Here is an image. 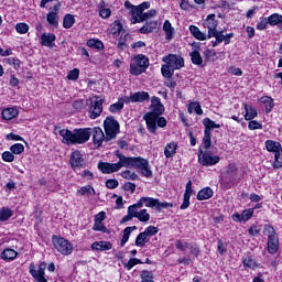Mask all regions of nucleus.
I'll return each instance as SVG.
<instances>
[{"mask_svg": "<svg viewBox=\"0 0 282 282\" xmlns=\"http://www.w3.org/2000/svg\"><path fill=\"white\" fill-rule=\"evenodd\" d=\"M116 156L119 160L117 163L99 162L98 163L99 171H101V173H105V174H111V173H118L120 169H123L124 165L122 164V153H120V151H117Z\"/></svg>", "mask_w": 282, "mask_h": 282, "instance_id": "obj_5", "label": "nucleus"}, {"mask_svg": "<svg viewBox=\"0 0 282 282\" xmlns=\"http://www.w3.org/2000/svg\"><path fill=\"white\" fill-rule=\"evenodd\" d=\"M10 217H12L11 209L2 207L0 209V221H8Z\"/></svg>", "mask_w": 282, "mask_h": 282, "instance_id": "obj_50", "label": "nucleus"}, {"mask_svg": "<svg viewBox=\"0 0 282 282\" xmlns=\"http://www.w3.org/2000/svg\"><path fill=\"white\" fill-rule=\"evenodd\" d=\"M148 241H149V238L145 236L144 231L140 232L137 236L135 246H138L139 248H144V246H147Z\"/></svg>", "mask_w": 282, "mask_h": 282, "instance_id": "obj_46", "label": "nucleus"}, {"mask_svg": "<svg viewBox=\"0 0 282 282\" xmlns=\"http://www.w3.org/2000/svg\"><path fill=\"white\" fill-rule=\"evenodd\" d=\"M151 8V2H142L137 7H132V17L131 19H138L144 14V10H149Z\"/></svg>", "mask_w": 282, "mask_h": 282, "instance_id": "obj_22", "label": "nucleus"}, {"mask_svg": "<svg viewBox=\"0 0 282 282\" xmlns=\"http://www.w3.org/2000/svg\"><path fill=\"white\" fill-rule=\"evenodd\" d=\"M269 21V25H279V23H282V15L279 13H273L269 18H267Z\"/></svg>", "mask_w": 282, "mask_h": 282, "instance_id": "obj_47", "label": "nucleus"}, {"mask_svg": "<svg viewBox=\"0 0 282 282\" xmlns=\"http://www.w3.org/2000/svg\"><path fill=\"white\" fill-rule=\"evenodd\" d=\"M137 219H139V221H142L143 224H147V221L151 219V215L149 214V212H147V209H142L137 215Z\"/></svg>", "mask_w": 282, "mask_h": 282, "instance_id": "obj_54", "label": "nucleus"}, {"mask_svg": "<svg viewBox=\"0 0 282 282\" xmlns=\"http://www.w3.org/2000/svg\"><path fill=\"white\" fill-rule=\"evenodd\" d=\"M248 129H250V131H257V129H263V124L257 120L251 119L248 123Z\"/></svg>", "mask_w": 282, "mask_h": 282, "instance_id": "obj_62", "label": "nucleus"}, {"mask_svg": "<svg viewBox=\"0 0 282 282\" xmlns=\"http://www.w3.org/2000/svg\"><path fill=\"white\" fill-rule=\"evenodd\" d=\"M98 12L101 19H109V17H111V9L107 8V4L105 3L104 0H101L98 3Z\"/></svg>", "mask_w": 282, "mask_h": 282, "instance_id": "obj_30", "label": "nucleus"}, {"mask_svg": "<svg viewBox=\"0 0 282 282\" xmlns=\"http://www.w3.org/2000/svg\"><path fill=\"white\" fill-rule=\"evenodd\" d=\"M151 109L153 111L152 113H164V105H162L160 97H152Z\"/></svg>", "mask_w": 282, "mask_h": 282, "instance_id": "obj_26", "label": "nucleus"}, {"mask_svg": "<svg viewBox=\"0 0 282 282\" xmlns=\"http://www.w3.org/2000/svg\"><path fill=\"white\" fill-rule=\"evenodd\" d=\"M154 30H158V21H149L139 30V32L141 34H151Z\"/></svg>", "mask_w": 282, "mask_h": 282, "instance_id": "obj_31", "label": "nucleus"}, {"mask_svg": "<svg viewBox=\"0 0 282 282\" xmlns=\"http://www.w3.org/2000/svg\"><path fill=\"white\" fill-rule=\"evenodd\" d=\"M74 23H76V19L74 18V15L67 13L63 20V28H65V30H69L74 26Z\"/></svg>", "mask_w": 282, "mask_h": 282, "instance_id": "obj_42", "label": "nucleus"}, {"mask_svg": "<svg viewBox=\"0 0 282 282\" xmlns=\"http://www.w3.org/2000/svg\"><path fill=\"white\" fill-rule=\"evenodd\" d=\"M15 30L19 34H28V32H30V25H28V23H18L15 25Z\"/></svg>", "mask_w": 282, "mask_h": 282, "instance_id": "obj_55", "label": "nucleus"}, {"mask_svg": "<svg viewBox=\"0 0 282 282\" xmlns=\"http://www.w3.org/2000/svg\"><path fill=\"white\" fill-rule=\"evenodd\" d=\"M11 153L14 155H21L25 151V147L21 143H15L10 148Z\"/></svg>", "mask_w": 282, "mask_h": 282, "instance_id": "obj_53", "label": "nucleus"}, {"mask_svg": "<svg viewBox=\"0 0 282 282\" xmlns=\"http://www.w3.org/2000/svg\"><path fill=\"white\" fill-rule=\"evenodd\" d=\"M261 102H263V105H265L267 113H270V111H272L274 109V99H272V97H269V96L262 97Z\"/></svg>", "mask_w": 282, "mask_h": 282, "instance_id": "obj_43", "label": "nucleus"}, {"mask_svg": "<svg viewBox=\"0 0 282 282\" xmlns=\"http://www.w3.org/2000/svg\"><path fill=\"white\" fill-rule=\"evenodd\" d=\"M133 230H138L137 226H132V227H127L123 229V236L121 239V247L127 245V241H129V237H131V232H133Z\"/></svg>", "mask_w": 282, "mask_h": 282, "instance_id": "obj_38", "label": "nucleus"}, {"mask_svg": "<svg viewBox=\"0 0 282 282\" xmlns=\"http://www.w3.org/2000/svg\"><path fill=\"white\" fill-rule=\"evenodd\" d=\"M203 54L206 61H217V52H215L214 50H205Z\"/></svg>", "mask_w": 282, "mask_h": 282, "instance_id": "obj_56", "label": "nucleus"}, {"mask_svg": "<svg viewBox=\"0 0 282 282\" xmlns=\"http://www.w3.org/2000/svg\"><path fill=\"white\" fill-rule=\"evenodd\" d=\"M78 195H96V189H94V186L91 185H86V186H83L80 187L78 191H77Z\"/></svg>", "mask_w": 282, "mask_h": 282, "instance_id": "obj_45", "label": "nucleus"}, {"mask_svg": "<svg viewBox=\"0 0 282 282\" xmlns=\"http://www.w3.org/2000/svg\"><path fill=\"white\" fill-rule=\"evenodd\" d=\"M177 142L175 141H171L170 143H167L164 148V155L165 158L169 160L171 158H175V154L177 153Z\"/></svg>", "mask_w": 282, "mask_h": 282, "instance_id": "obj_23", "label": "nucleus"}, {"mask_svg": "<svg viewBox=\"0 0 282 282\" xmlns=\"http://www.w3.org/2000/svg\"><path fill=\"white\" fill-rule=\"evenodd\" d=\"M245 110H246L245 120H248V121L254 120V118L259 116V113L257 112V109H254V107H252L251 105L246 104Z\"/></svg>", "mask_w": 282, "mask_h": 282, "instance_id": "obj_34", "label": "nucleus"}, {"mask_svg": "<svg viewBox=\"0 0 282 282\" xmlns=\"http://www.w3.org/2000/svg\"><path fill=\"white\" fill-rule=\"evenodd\" d=\"M163 63H167L174 72L175 69H182V67H184V58L176 54H170L169 56H164Z\"/></svg>", "mask_w": 282, "mask_h": 282, "instance_id": "obj_11", "label": "nucleus"}, {"mask_svg": "<svg viewBox=\"0 0 282 282\" xmlns=\"http://www.w3.org/2000/svg\"><path fill=\"white\" fill-rule=\"evenodd\" d=\"M58 12H61V2L53 7V11L48 12L46 15V20L48 25H53V28H58Z\"/></svg>", "mask_w": 282, "mask_h": 282, "instance_id": "obj_17", "label": "nucleus"}, {"mask_svg": "<svg viewBox=\"0 0 282 282\" xmlns=\"http://www.w3.org/2000/svg\"><path fill=\"white\" fill-rule=\"evenodd\" d=\"M69 163L72 169H80L82 166H85V160H83L80 151H74L72 153Z\"/></svg>", "mask_w": 282, "mask_h": 282, "instance_id": "obj_20", "label": "nucleus"}, {"mask_svg": "<svg viewBox=\"0 0 282 282\" xmlns=\"http://www.w3.org/2000/svg\"><path fill=\"white\" fill-rule=\"evenodd\" d=\"M105 101L102 99H96L90 102L89 107V118L91 120H96V118H100V115L102 113V104Z\"/></svg>", "mask_w": 282, "mask_h": 282, "instance_id": "obj_12", "label": "nucleus"}, {"mask_svg": "<svg viewBox=\"0 0 282 282\" xmlns=\"http://www.w3.org/2000/svg\"><path fill=\"white\" fill-rule=\"evenodd\" d=\"M45 270H47V263L45 262H41L37 269L34 263H31L29 267V272L35 282H47Z\"/></svg>", "mask_w": 282, "mask_h": 282, "instance_id": "obj_8", "label": "nucleus"}, {"mask_svg": "<svg viewBox=\"0 0 282 282\" xmlns=\"http://www.w3.org/2000/svg\"><path fill=\"white\" fill-rule=\"evenodd\" d=\"M41 41L45 47H52V44L56 41V35L54 33H44L41 35Z\"/></svg>", "mask_w": 282, "mask_h": 282, "instance_id": "obj_32", "label": "nucleus"}, {"mask_svg": "<svg viewBox=\"0 0 282 282\" xmlns=\"http://www.w3.org/2000/svg\"><path fill=\"white\" fill-rule=\"evenodd\" d=\"M122 109H124V104L116 102V104L110 105L109 111L111 113H118V112L122 111Z\"/></svg>", "mask_w": 282, "mask_h": 282, "instance_id": "obj_59", "label": "nucleus"}, {"mask_svg": "<svg viewBox=\"0 0 282 282\" xmlns=\"http://www.w3.org/2000/svg\"><path fill=\"white\" fill-rule=\"evenodd\" d=\"M242 263L245 268H250V270H256V268H259V263H257V260H254L252 257L247 256L243 260Z\"/></svg>", "mask_w": 282, "mask_h": 282, "instance_id": "obj_41", "label": "nucleus"}, {"mask_svg": "<svg viewBox=\"0 0 282 282\" xmlns=\"http://www.w3.org/2000/svg\"><path fill=\"white\" fill-rule=\"evenodd\" d=\"M93 230H97L99 232H109V229H107L102 221H95Z\"/></svg>", "mask_w": 282, "mask_h": 282, "instance_id": "obj_60", "label": "nucleus"}, {"mask_svg": "<svg viewBox=\"0 0 282 282\" xmlns=\"http://www.w3.org/2000/svg\"><path fill=\"white\" fill-rule=\"evenodd\" d=\"M88 47H94L95 50H102L105 47V44H102V41L91 39L87 41Z\"/></svg>", "mask_w": 282, "mask_h": 282, "instance_id": "obj_48", "label": "nucleus"}, {"mask_svg": "<svg viewBox=\"0 0 282 282\" xmlns=\"http://www.w3.org/2000/svg\"><path fill=\"white\" fill-rule=\"evenodd\" d=\"M189 56L194 65H198V67H204V58H202V54H199V51L191 52Z\"/></svg>", "mask_w": 282, "mask_h": 282, "instance_id": "obj_36", "label": "nucleus"}, {"mask_svg": "<svg viewBox=\"0 0 282 282\" xmlns=\"http://www.w3.org/2000/svg\"><path fill=\"white\" fill-rule=\"evenodd\" d=\"M248 232L251 237H259L261 235V226L252 225Z\"/></svg>", "mask_w": 282, "mask_h": 282, "instance_id": "obj_61", "label": "nucleus"}, {"mask_svg": "<svg viewBox=\"0 0 282 282\" xmlns=\"http://www.w3.org/2000/svg\"><path fill=\"white\" fill-rule=\"evenodd\" d=\"M58 133L61 138H63V144H85V142H89V138H91V128L74 129L73 131L62 129Z\"/></svg>", "mask_w": 282, "mask_h": 282, "instance_id": "obj_1", "label": "nucleus"}, {"mask_svg": "<svg viewBox=\"0 0 282 282\" xmlns=\"http://www.w3.org/2000/svg\"><path fill=\"white\" fill-rule=\"evenodd\" d=\"M219 156H213L209 153L198 154V162L203 166H215V164H219Z\"/></svg>", "mask_w": 282, "mask_h": 282, "instance_id": "obj_16", "label": "nucleus"}, {"mask_svg": "<svg viewBox=\"0 0 282 282\" xmlns=\"http://www.w3.org/2000/svg\"><path fill=\"white\" fill-rule=\"evenodd\" d=\"M189 32L194 39H197V41H206L208 39V35H206V33L202 32L199 28L195 25H189Z\"/></svg>", "mask_w": 282, "mask_h": 282, "instance_id": "obj_29", "label": "nucleus"}, {"mask_svg": "<svg viewBox=\"0 0 282 282\" xmlns=\"http://www.w3.org/2000/svg\"><path fill=\"white\" fill-rule=\"evenodd\" d=\"M54 248L57 249V252H61V254L64 256H69L72 252H74V245L69 242V240L58 237V236H53L52 238Z\"/></svg>", "mask_w": 282, "mask_h": 282, "instance_id": "obj_7", "label": "nucleus"}, {"mask_svg": "<svg viewBox=\"0 0 282 282\" xmlns=\"http://www.w3.org/2000/svg\"><path fill=\"white\" fill-rule=\"evenodd\" d=\"M188 113H193L195 111V113H197V116H202L204 113V110H202V105H199V102L197 101H193L188 105L187 108Z\"/></svg>", "mask_w": 282, "mask_h": 282, "instance_id": "obj_39", "label": "nucleus"}, {"mask_svg": "<svg viewBox=\"0 0 282 282\" xmlns=\"http://www.w3.org/2000/svg\"><path fill=\"white\" fill-rule=\"evenodd\" d=\"M265 149L269 153H274L273 169L282 167V148L281 144L273 140L265 141Z\"/></svg>", "mask_w": 282, "mask_h": 282, "instance_id": "obj_4", "label": "nucleus"}, {"mask_svg": "<svg viewBox=\"0 0 282 282\" xmlns=\"http://www.w3.org/2000/svg\"><path fill=\"white\" fill-rule=\"evenodd\" d=\"M204 28H207L208 30V39H210L212 35H214L213 33L217 32V19L215 14H209L207 15V18L205 19V21L203 22Z\"/></svg>", "mask_w": 282, "mask_h": 282, "instance_id": "obj_15", "label": "nucleus"}, {"mask_svg": "<svg viewBox=\"0 0 282 282\" xmlns=\"http://www.w3.org/2000/svg\"><path fill=\"white\" fill-rule=\"evenodd\" d=\"M267 250L269 254H276V252H279V236L275 238L268 239Z\"/></svg>", "mask_w": 282, "mask_h": 282, "instance_id": "obj_24", "label": "nucleus"}, {"mask_svg": "<svg viewBox=\"0 0 282 282\" xmlns=\"http://www.w3.org/2000/svg\"><path fill=\"white\" fill-rule=\"evenodd\" d=\"M91 133H93L94 144L96 147H102V142H107V134L102 132L101 128L96 127L91 129Z\"/></svg>", "mask_w": 282, "mask_h": 282, "instance_id": "obj_18", "label": "nucleus"}, {"mask_svg": "<svg viewBox=\"0 0 282 282\" xmlns=\"http://www.w3.org/2000/svg\"><path fill=\"white\" fill-rule=\"evenodd\" d=\"M203 124H204V127H205V131H209V133H210V131H212L213 129H221V124L216 123V122L213 121V119H210V118H205V119H203Z\"/></svg>", "mask_w": 282, "mask_h": 282, "instance_id": "obj_37", "label": "nucleus"}, {"mask_svg": "<svg viewBox=\"0 0 282 282\" xmlns=\"http://www.w3.org/2000/svg\"><path fill=\"white\" fill-rule=\"evenodd\" d=\"M124 26L120 23V20H116L113 23L110 24V28L108 30L109 36H112V39H118L120 34H123Z\"/></svg>", "mask_w": 282, "mask_h": 282, "instance_id": "obj_19", "label": "nucleus"}, {"mask_svg": "<svg viewBox=\"0 0 282 282\" xmlns=\"http://www.w3.org/2000/svg\"><path fill=\"white\" fill-rule=\"evenodd\" d=\"M214 192L210 187H205L200 189L197 194L198 202H204V199H210L213 197Z\"/></svg>", "mask_w": 282, "mask_h": 282, "instance_id": "obj_35", "label": "nucleus"}, {"mask_svg": "<svg viewBox=\"0 0 282 282\" xmlns=\"http://www.w3.org/2000/svg\"><path fill=\"white\" fill-rule=\"evenodd\" d=\"M138 263H142V261L137 258H131L128 263L124 264V268H127V270H131L134 265H138Z\"/></svg>", "mask_w": 282, "mask_h": 282, "instance_id": "obj_64", "label": "nucleus"}, {"mask_svg": "<svg viewBox=\"0 0 282 282\" xmlns=\"http://www.w3.org/2000/svg\"><path fill=\"white\" fill-rule=\"evenodd\" d=\"M143 232L149 239V237H153L154 235H158V232H160V229H158V227H154V226H149L148 228L144 229Z\"/></svg>", "mask_w": 282, "mask_h": 282, "instance_id": "obj_58", "label": "nucleus"}, {"mask_svg": "<svg viewBox=\"0 0 282 282\" xmlns=\"http://www.w3.org/2000/svg\"><path fill=\"white\" fill-rule=\"evenodd\" d=\"M158 14V10L151 9L145 13H141L137 19H131V23H142V21H148V19H153Z\"/></svg>", "mask_w": 282, "mask_h": 282, "instance_id": "obj_25", "label": "nucleus"}, {"mask_svg": "<svg viewBox=\"0 0 282 282\" xmlns=\"http://www.w3.org/2000/svg\"><path fill=\"white\" fill-rule=\"evenodd\" d=\"M78 76H80V70L75 68L68 73L67 78L68 80H78Z\"/></svg>", "mask_w": 282, "mask_h": 282, "instance_id": "obj_63", "label": "nucleus"}, {"mask_svg": "<svg viewBox=\"0 0 282 282\" xmlns=\"http://www.w3.org/2000/svg\"><path fill=\"white\" fill-rule=\"evenodd\" d=\"M143 120H145L147 129L150 133H155L158 130V113L150 112L144 115Z\"/></svg>", "mask_w": 282, "mask_h": 282, "instance_id": "obj_14", "label": "nucleus"}, {"mask_svg": "<svg viewBox=\"0 0 282 282\" xmlns=\"http://www.w3.org/2000/svg\"><path fill=\"white\" fill-rule=\"evenodd\" d=\"M213 34L214 35H210V39H216V40L212 42V47H217L219 43H225V45H230V39H235V33L224 34V31H215Z\"/></svg>", "mask_w": 282, "mask_h": 282, "instance_id": "obj_9", "label": "nucleus"}, {"mask_svg": "<svg viewBox=\"0 0 282 282\" xmlns=\"http://www.w3.org/2000/svg\"><path fill=\"white\" fill-rule=\"evenodd\" d=\"M252 215H254V209L252 208L242 210L241 213L242 221H250V219H252Z\"/></svg>", "mask_w": 282, "mask_h": 282, "instance_id": "obj_57", "label": "nucleus"}, {"mask_svg": "<svg viewBox=\"0 0 282 282\" xmlns=\"http://www.w3.org/2000/svg\"><path fill=\"white\" fill-rule=\"evenodd\" d=\"M18 254H19V252H17L14 249L7 248L1 252L0 259H2L3 261H14V259H17Z\"/></svg>", "mask_w": 282, "mask_h": 282, "instance_id": "obj_27", "label": "nucleus"}, {"mask_svg": "<svg viewBox=\"0 0 282 282\" xmlns=\"http://www.w3.org/2000/svg\"><path fill=\"white\" fill-rule=\"evenodd\" d=\"M121 163L123 169H139L143 177L153 176V171H151L149 160L142 156H126L124 154H121Z\"/></svg>", "mask_w": 282, "mask_h": 282, "instance_id": "obj_2", "label": "nucleus"}, {"mask_svg": "<svg viewBox=\"0 0 282 282\" xmlns=\"http://www.w3.org/2000/svg\"><path fill=\"white\" fill-rule=\"evenodd\" d=\"M104 130L106 133V142H111L118 138L120 133V123L113 117H107L104 121Z\"/></svg>", "mask_w": 282, "mask_h": 282, "instance_id": "obj_3", "label": "nucleus"}, {"mask_svg": "<svg viewBox=\"0 0 282 282\" xmlns=\"http://www.w3.org/2000/svg\"><path fill=\"white\" fill-rule=\"evenodd\" d=\"M176 250H178L180 252H186L187 250H189L191 254H194V257H199L200 252L197 245L189 243L181 239L176 240Z\"/></svg>", "mask_w": 282, "mask_h": 282, "instance_id": "obj_10", "label": "nucleus"}, {"mask_svg": "<svg viewBox=\"0 0 282 282\" xmlns=\"http://www.w3.org/2000/svg\"><path fill=\"white\" fill-rule=\"evenodd\" d=\"M161 74L164 78H173L175 70L171 67L170 64L165 63V65L161 67Z\"/></svg>", "mask_w": 282, "mask_h": 282, "instance_id": "obj_40", "label": "nucleus"}, {"mask_svg": "<svg viewBox=\"0 0 282 282\" xmlns=\"http://www.w3.org/2000/svg\"><path fill=\"white\" fill-rule=\"evenodd\" d=\"M149 67V57L144 55H138L134 58V62L130 65V74L133 76H140V74H144L147 68Z\"/></svg>", "mask_w": 282, "mask_h": 282, "instance_id": "obj_6", "label": "nucleus"}, {"mask_svg": "<svg viewBox=\"0 0 282 282\" xmlns=\"http://www.w3.org/2000/svg\"><path fill=\"white\" fill-rule=\"evenodd\" d=\"M19 116V110L17 108H6L2 110L3 120H14Z\"/></svg>", "mask_w": 282, "mask_h": 282, "instance_id": "obj_33", "label": "nucleus"}, {"mask_svg": "<svg viewBox=\"0 0 282 282\" xmlns=\"http://www.w3.org/2000/svg\"><path fill=\"white\" fill-rule=\"evenodd\" d=\"M145 206L147 208H156L159 210H163L164 208H173V203H162L158 198L145 197Z\"/></svg>", "mask_w": 282, "mask_h": 282, "instance_id": "obj_13", "label": "nucleus"}, {"mask_svg": "<svg viewBox=\"0 0 282 282\" xmlns=\"http://www.w3.org/2000/svg\"><path fill=\"white\" fill-rule=\"evenodd\" d=\"M264 235L268 237V239L276 238L279 237L276 235V230H274V227L271 225H265L264 226Z\"/></svg>", "mask_w": 282, "mask_h": 282, "instance_id": "obj_52", "label": "nucleus"}, {"mask_svg": "<svg viewBox=\"0 0 282 282\" xmlns=\"http://www.w3.org/2000/svg\"><path fill=\"white\" fill-rule=\"evenodd\" d=\"M121 177H123L124 180H131L132 182H135V180H139L138 174L129 170L121 172Z\"/></svg>", "mask_w": 282, "mask_h": 282, "instance_id": "obj_51", "label": "nucleus"}, {"mask_svg": "<svg viewBox=\"0 0 282 282\" xmlns=\"http://www.w3.org/2000/svg\"><path fill=\"white\" fill-rule=\"evenodd\" d=\"M111 248H113V245L109 241H96L91 245V250H100L101 252L111 250Z\"/></svg>", "mask_w": 282, "mask_h": 282, "instance_id": "obj_28", "label": "nucleus"}, {"mask_svg": "<svg viewBox=\"0 0 282 282\" xmlns=\"http://www.w3.org/2000/svg\"><path fill=\"white\" fill-rule=\"evenodd\" d=\"M163 30L165 32L166 41H171V39H173V25H171V22L169 20L164 22Z\"/></svg>", "mask_w": 282, "mask_h": 282, "instance_id": "obj_44", "label": "nucleus"}, {"mask_svg": "<svg viewBox=\"0 0 282 282\" xmlns=\"http://www.w3.org/2000/svg\"><path fill=\"white\" fill-rule=\"evenodd\" d=\"M151 96L147 91H138L132 94L126 102H144V100H149Z\"/></svg>", "mask_w": 282, "mask_h": 282, "instance_id": "obj_21", "label": "nucleus"}, {"mask_svg": "<svg viewBox=\"0 0 282 282\" xmlns=\"http://www.w3.org/2000/svg\"><path fill=\"white\" fill-rule=\"evenodd\" d=\"M212 138H213V133L210 131L204 130V138H203L204 149H210Z\"/></svg>", "mask_w": 282, "mask_h": 282, "instance_id": "obj_49", "label": "nucleus"}]
</instances>
